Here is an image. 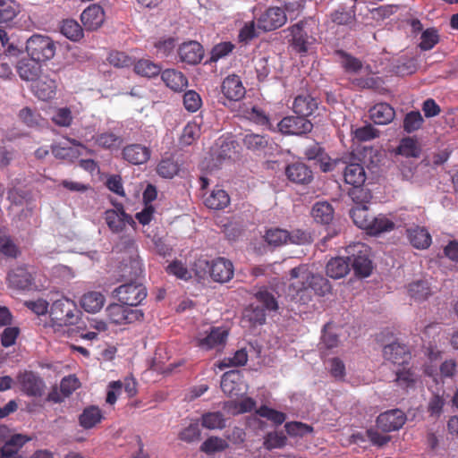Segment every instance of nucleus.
<instances>
[{
    "label": "nucleus",
    "mask_w": 458,
    "mask_h": 458,
    "mask_svg": "<svg viewBox=\"0 0 458 458\" xmlns=\"http://www.w3.org/2000/svg\"><path fill=\"white\" fill-rule=\"evenodd\" d=\"M39 61L30 57L29 59H21L17 64V72L21 80L27 81H36L41 72V65Z\"/></svg>",
    "instance_id": "28"
},
{
    "label": "nucleus",
    "mask_w": 458,
    "mask_h": 458,
    "mask_svg": "<svg viewBox=\"0 0 458 458\" xmlns=\"http://www.w3.org/2000/svg\"><path fill=\"white\" fill-rule=\"evenodd\" d=\"M349 254L348 259L355 274L360 277H367L372 272V261L370 259V248L362 242H355L346 249Z\"/></svg>",
    "instance_id": "2"
},
{
    "label": "nucleus",
    "mask_w": 458,
    "mask_h": 458,
    "mask_svg": "<svg viewBox=\"0 0 458 458\" xmlns=\"http://www.w3.org/2000/svg\"><path fill=\"white\" fill-rule=\"evenodd\" d=\"M183 106L191 113L197 112L202 106L200 96L194 90H188L183 95Z\"/></svg>",
    "instance_id": "64"
},
{
    "label": "nucleus",
    "mask_w": 458,
    "mask_h": 458,
    "mask_svg": "<svg viewBox=\"0 0 458 458\" xmlns=\"http://www.w3.org/2000/svg\"><path fill=\"white\" fill-rule=\"evenodd\" d=\"M290 278L294 280L290 285V290L297 296L300 295V300L303 299L309 290L319 296H325L331 291L329 281L323 276L313 274L305 265L292 268Z\"/></svg>",
    "instance_id": "1"
},
{
    "label": "nucleus",
    "mask_w": 458,
    "mask_h": 458,
    "mask_svg": "<svg viewBox=\"0 0 458 458\" xmlns=\"http://www.w3.org/2000/svg\"><path fill=\"white\" fill-rule=\"evenodd\" d=\"M204 203L210 209L220 210L229 205L230 197L225 191L217 188L211 191L205 199Z\"/></svg>",
    "instance_id": "36"
},
{
    "label": "nucleus",
    "mask_w": 458,
    "mask_h": 458,
    "mask_svg": "<svg viewBox=\"0 0 458 458\" xmlns=\"http://www.w3.org/2000/svg\"><path fill=\"white\" fill-rule=\"evenodd\" d=\"M269 137L255 133H248L244 136L243 145L252 151L265 150L269 145Z\"/></svg>",
    "instance_id": "43"
},
{
    "label": "nucleus",
    "mask_w": 458,
    "mask_h": 458,
    "mask_svg": "<svg viewBox=\"0 0 458 458\" xmlns=\"http://www.w3.org/2000/svg\"><path fill=\"white\" fill-rule=\"evenodd\" d=\"M408 292L410 296L418 301L427 300L428 297L431 294L428 282L422 280L410 284Z\"/></svg>",
    "instance_id": "48"
},
{
    "label": "nucleus",
    "mask_w": 458,
    "mask_h": 458,
    "mask_svg": "<svg viewBox=\"0 0 458 458\" xmlns=\"http://www.w3.org/2000/svg\"><path fill=\"white\" fill-rule=\"evenodd\" d=\"M384 359L392 364L399 367L409 365L411 358L408 347L399 343H392L383 348Z\"/></svg>",
    "instance_id": "15"
},
{
    "label": "nucleus",
    "mask_w": 458,
    "mask_h": 458,
    "mask_svg": "<svg viewBox=\"0 0 458 458\" xmlns=\"http://www.w3.org/2000/svg\"><path fill=\"white\" fill-rule=\"evenodd\" d=\"M305 22L301 21L293 26H291L288 30L290 31L291 38V46L297 53L303 55L306 54L309 50L310 37L306 30H304Z\"/></svg>",
    "instance_id": "19"
},
{
    "label": "nucleus",
    "mask_w": 458,
    "mask_h": 458,
    "mask_svg": "<svg viewBox=\"0 0 458 458\" xmlns=\"http://www.w3.org/2000/svg\"><path fill=\"white\" fill-rule=\"evenodd\" d=\"M209 274L216 282H228L233 276V263L225 258H217L212 260L209 266Z\"/></svg>",
    "instance_id": "20"
},
{
    "label": "nucleus",
    "mask_w": 458,
    "mask_h": 458,
    "mask_svg": "<svg viewBox=\"0 0 458 458\" xmlns=\"http://www.w3.org/2000/svg\"><path fill=\"white\" fill-rule=\"evenodd\" d=\"M21 254L20 247L10 235H0V260L16 259Z\"/></svg>",
    "instance_id": "35"
},
{
    "label": "nucleus",
    "mask_w": 458,
    "mask_h": 458,
    "mask_svg": "<svg viewBox=\"0 0 458 458\" xmlns=\"http://www.w3.org/2000/svg\"><path fill=\"white\" fill-rule=\"evenodd\" d=\"M318 102L309 93H301L295 97L293 103V111L306 118L311 115L318 108Z\"/></svg>",
    "instance_id": "27"
},
{
    "label": "nucleus",
    "mask_w": 458,
    "mask_h": 458,
    "mask_svg": "<svg viewBox=\"0 0 458 458\" xmlns=\"http://www.w3.org/2000/svg\"><path fill=\"white\" fill-rule=\"evenodd\" d=\"M104 218L106 223L114 233H119L123 231L126 224L131 225H135L132 217L128 215L123 208L122 204L116 206V209H107L104 213Z\"/></svg>",
    "instance_id": "12"
},
{
    "label": "nucleus",
    "mask_w": 458,
    "mask_h": 458,
    "mask_svg": "<svg viewBox=\"0 0 458 458\" xmlns=\"http://www.w3.org/2000/svg\"><path fill=\"white\" fill-rule=\"evenodd\" d=\"M285 175L289 181L297 184H309L313 180V172L305 164L295 162L285 167Z\"/></svg>",
    "instance_id": "18"
},
{
    "label": "nucleus",
    "mask_w": 458,
    "mask_h": 458,
    "mask_svg": "<svg viewBox=\"0 0 458 458\" xmlns=\"http://www.w3.org/2000/svg\"><path fill=\"white\" fill-rule=\"evenodd\" d=\"M287 16L280 7H269L258 19L259 29L264 31L275 30L285 24Z\"/></svg>",
    "instance_id": "13"
},
{
    "label": "nucleus",
    "mask_w": 458,
    "mask_h": 458,
    "mask_svg": "<svg viewBox=\"0 0 458 458\" xmlns=\"http://www.w3.org/2000/svg\"><path fill=\"white\" fill-rule=\"evenodd\" d=\"M20 12V4L14 0H0V23L12 21Z\"/></svg>",
    "instance_id": "41"
},
{
    "label": "nucleus",
    "mask_w": 458,
    "mask_h": 458,
    "mask_svg": "<svg viewBox=\"0 0 458 458\" xmlns=\"http://www.w3.org/2000/svg\"><path fill=\"white\" fill-rule=\"evenodd\" d=\"M200 135V127L196 123H189L182 131L181 141L183 145H191Z\"/></svg>",
    "instance_id": "59"
},
{
    "label": "nucleus",
    "mask_w": 458,
    "mask_h": 458,
    "mask_svg": "<svg viewBox=\"0 0 458 458\" xmlns=\"http://www.w3.org/2000/svg\"><path fill=\"white\" fill-rule=\"evenodd\" d=\"M61 33L72 41H78L83 37V30L74 20H65L61 26Z\"/></svg>",
    "instance_id": "50"
},
{
    "label": "nucleus",
    "mask_w": 458,
    "mask_h": 458,
    "mask_svg": "<svg viewBox=\"0 0 458 458\" xmlns=\"http://www.w3.org/2000/svg\"><path fill=\"white\" fill-rule=\"evenodd\" d=\"M407 421L405 412L400 409H392L381 412L376 420L377 429L384 433L400 430Z\"/></svg>",
    "instance_id": "8"
},
{
    "label": "nucleus",
    "mask_w": 458,
    "mask_h": 458,
    "mask_svg": "<svg viewBox=\"0 0 458 458\" xmlns=\"http://www.w3.org/2000/svg\"><path fill=\"white\" fill-rule=\"evenodd\" d=\"M113 294L123 304L132 308L139 305L147 297V290L141 284L129 283L115 288Z\"/></svg>",
    "instance_id": "6"
},
{
    "label": "nucleus",
    "mask_w": 458,
    "mask_h": 458,
    "mask_svg": "<svg viewBox=\"0 0 458 458\" xmlns=\"http://www.w3.org/2000/svg\"><path fill=\"white\" fill-rule=\"evenodd\" d=\"M178 170L177 163L171 157L162 158L157 167V173L164 178H173Z\"/></svg>",
    "instance_id": "55"
},
{
    "label": "nucleus",
    "mask_w": 458,
    "mask_h": 458,
    "mask_svg": "<svg viewBox=\"0 0 458 458\" xmlns=\"http://www.w3.org/2000/svg\"><path fill=\"white\" fill-rule=\"evenodd\" d=\"M344 182L352 187L363 186L366 181L364 167L358 163H349L348 157H344V165L340 168Z\"/></svg>",
    "instance_id": "16"
},
{
    "label": "nucleus",
    "mask_w": 458,
    "mask_h": 458,
    "mask_svg": "<svg viewBox=\"0 0 458 458\" xmlns=\"http://www.w3.org/2000/svg\"><path fill=\"white\" fill-rule=\"evenodd\" d=\"M80 386L81 382L79 378L75 375H69L62 378L60 391L64 397H69Z\"/></svg>",
    "instance_id": "60"
},
{
    "label": "nucleus",
    "mask_w": 458,
    "mask_h": 458,
    "mask_svg": "<svg viewBox=\"0 0 458 458\" xmlns=\"http://www.w3.org/2000/svg\"><path fill=\"white\" fill-rule=\"evenodd\" d=\"M243 319L248 321L250 326H261L266 322L265 310L259 306H250L245 310Z\"/></svg>",
    "instance_id": "52"
},
{
    "label": "nucleus",
    "mask_w": 458,
    "mask_h": 458,
    "mask_svg": "<svg viewBox=\"0 0 458 458\" xmlns=\"http://www.w3.org/2000/svg\"><path fill=\"white\" fill-rule=\"evenodd\" d=\"M395 371V382L402 387H411L417 380V375L408 365L399 366Z\"/></svg>",
    "instance_id": "45"
},
{
    "label": "nucleus",
    "mask_w": 458,
    "mask_h": 458,
    "mask_svg": "<svg viewBox=\"0 0 458 458\" xmlns=\"http://www.w3.org/2000/svg\"><path fill=\"white\" fill-rule=\"evenodd\" d=\"M166 272L182 280H189L191 278V272L181 260H174L167 267Z\"/></svg>",
    "instance_id": "61"
},
{
    "label": "nucleus",
    "mask_w": 458,
    "mask_h": 458,
    "mask_svg": "<svg viewBox=\"0 0 458 458\" xmlns=\"http://www.w3.org/2000/svg\"><path fill=\"white\" fill-rule=\"evenodd\" d=\"M288 237L289 232L287 230H284L278 227L267 229L264 235V239L267 242V244L274 247L287 244Z\"/></svg>",
    "instance_id": "46"
},
{
    "label": "nucleus",
    "mask_w": 458,
    "mask_h": 458,
    "mask_svg": "<svg viewBox=\"0 0 458 458\" xmlns=\"http://www.w3.org/2000/svg\"><path fill=\"white\" fill-rule=\"evenodd\" d=\"M229 447L226 440L218 437H209L200 445V450L207 454L225 451Z\"/></svg>",
    "instance_id": "47"
},
{
    "label": "nucleus",
    "mask_w": 458,
    "mask_h": 458,
    "mask_svg": "<svg viewBox=\"0 0 458 458\" xmlns=\"http://www.w3.org/2000/svg\"><path fill=\"white\" fill-rule=\"evenodd\" d=\"M123 143V139L121 136L116 135L113 131H105L98 134L96 138V144L106 149H112L115 148H119Z\"/></svg>",
    "instance_id": "49"
},
{
    "label": "nucleus",
    "mask_w": 458,
    "mask_h": 458,
    "mask_svg": "<svg viewBox=\"0 0 458 458\" xmlns=\"http://www.w3.org/2000/svg\"><path fill=\"white\" fill-rule=\"evenodd\" d=\"M439 42L437 30L430 28L424 30L420 37V48L423 51L432 49Z\"/></svg>",
    "instance_id": "56"
},
{
    "label": "nucleus",
    "mask_w": 458,
    "mask_h": 458,
    "mask_svg": "<svg viewBox=\"0 0 458 458\" xmlns=\"http://www.w3.org/2000/svg\"><path fill=\"white\" fill-rule=\"evenodd\" d=\"M350 216L358 227L366 232L368 231L371 220L374 218V216L370 215L368 206H354L350 210Z\"/></svg>",
    "instance_id": "38"
},
{
    "label": "nucleus",
    "mask_w": 458,
    "mask_h": 458,
    "mask_svg": "<svg viewBox=\"0 0 458 458\" xmlns=\"http://www.w3.org/2000/svg\"><path fill=\"white\" fill-rule=\"evenodd\" d=\"M394 223L384 215L374 216L369 224L367 233L369 235H378L382 233L391 232L394 229Z\"/></svg>",
    "instance_id": "39"
},
{
    "label": "nucleus",
    "mask_w": 458,
    "mask_h": 458,
    "mask_svg": "<svg viewBox=\"0 0 458 458\" xmlns=\"http://www.w3.org/2000/svg\"><path fill=\"white\" fill-rule=\"evenodd\" d=\"M180 61L188 64H197L204 56L202 46L194 40L182 43L178 48Z\"/></svg>",
    "instance_id": "17"
},
{
    "label": "nucleus",
    "mask_w": 458,
    "mask_h": 458,
    "mask_svg": "<svg viewBox=\"0 0 458 458\" xmlns=\"http://www.w3.org/2000/svg\"><path fill=\"white\" fill-rule=\"evenodd\" d=\"M335 210L327 201H318L311 209L314 220L321 225H329L334 219Z\"/></svg>",
    "instance_id": "32"
},
{
    "label": "nucleus",
    "mask_w": 458,
    "mask_h": 458,
    "mask_svg": "<svg viewBox=\"0 0 458 458\" xmlns=\"http://www.w3.org/2000/svg\"><path fill=\"white\" fill-rule=\"evenodd\" d=\"M228 336V331L221 327H212L205 334H199L196 338V345L202 350L219 349L224 347Z\"/></svg>",
    "instance_id": "9"
},
{
    "label": "nucleus",
    "mask_w": 458,
    "mask_h": 458,
    "mask_svg": "<svg viewBox=\"0 0 458 458\" xmlns=\"http://www.w3.org/2000/svg\"><path fill=\"white\" fill-rule=\"evenodd\" d=\"M201 425L208 429H223L225 427V419L220 411H209L202 414Z\"/></svg>",
    "instance_id": "44"
},
{
    "label": "nucleus",
    "mask_w": 458,
    "mask_h": 458,
    "mask_svg": "<svg viewBox=\"0 0 458 458\" xmlns=\"http://www.w3.org/2000/svg\"><path fill=\"white\" fill-rule=\"evenodd\" d=\"M21 391L29 397L40 398L45 394L46 384L36 372L25 370L17 376Z\"/></svg>",
    "instance_id": "5"
},
{
    "label": "nucleus",
    "mask_w": 458,
    "mask_h": 458,
    "mask_svg": "<svg viewBox=\"0 0 458 458\" xmlns=\"http://www.w3.org/2000/svg\"><path fill=\"white\" fill-rule=\"evenodd\" d=\"M161 79L174 91H182L188 85L185 75L174 69H166L161 73Z\"/></svg>",
    "instance_id": "30"
},
{
    "label": "nucleus",
    "mask_w": 458,
    "mask_h": 458,
    "mask_svg": "<svg viewBox=\"0 0 458 458\" xmlns=\"http://www.w3.org/2000/svg\"><path fill=\"white\" fill-rule=\"evenodd\" d=\"M255 298L258 301L262 303L264 310L269 311H276L278 310V302L275 295L267 289L261 288L255 293Z\"/></svg>",
    "instance_id": "53"
},
{
    "label": "nucleus",
    "mask_w": 458,
    "mask_h": 458,
    "mask_svg": "<svg viewBox=\"0 0 458 458\" xmlns=\"http://www.w3.org/2000/svg\"><path fill=\"white\" fill-rule=\"evenodd\" d=\"M421 153V148L417 139L405 137L401 140L397 147V154L405 157H419Z\"/></svg>",
    "instance_id": "37"
},
{
    "label": "nucleus",
    "mask_w": 458,
    "mask_h": 458,
    "mask_svg": "<svg viewBox=\"0 0 458 458\" xmlns=\"http://www.w3.org/2000/svg\"><path fill=\"white\" fill-rule=\"evenodd\" d=\"M395 115L394 109L387 103H378L369 109V117L376 124L390 123Z\"/></svg>",
    "instance_id": "29"
},
{
    "label": "nucleus",
    "mask_w": 458,
    "mask_h": 458,
    "mask_svg": "<svg viewBox=\"0 0 458 458\" xmlns=\"http://www.w3.org/2000/svg\"><path fill=\"white\" fill-rule=\"evenodd\" d=\"M221 90L225 98L230 101L241 100L246 93L239 76L229 75L222 82Z\"/></svg>",
    "instance_id": "21"
},
{
    "label": "nucleus",
    "mask_w": 458,
    "mask_h": 458,
    "mask_svg": "<svg viewBox=\"0 0 458 458\" xmlns=\"http://www.w3.org/2000/svg\"><path fill=\"white\" fill-rule=\"evenodd\" d=\"M411 245L417 250H427L432 243V237L424 226L413 225L406 229Z\"/></svg>",
    "instance_id": "24"
},
{
    "label": "nucleus",
    "mask_w": 458,
    "mask_h": 458,
    "mask_svg": "<svg viewBox=\"0 0 458 458\" xmlns=\"http://www.w3.org/2000/svg\"><path fill=\"white\" fill-rule=\"evenodd\" d=\"M121 244L126 252L129 253V259L123 265V276L131 278H136L143 273V264L138 254L137 245L135 241L130 237H122Z\"/></svg>",
    "instance_id": "7"
},
{
    "label": "nucleus",
    "mask_w": 458,
    "mask_h": 458,
    "mask_svg": "<svg viewBox=\"0 0 458 458\" xmlns=\"http://www.w3.org/2000/svg\"><path fill=\"white\" fill-rule=\"evenodd\" d=\"M81 21L87 30H96L105 21L104 10L98 4H91L82 12Z\"/></svg>",
    "instance_id": "25"
},
{
    "label": "nucleus",
    "mask_w": 458,
    "mask_h": 458,
    "mask_svg": "<svg viewBox=\"0 0 458 458\" xmlns=\"http://www.w3.org/2000/svg\"><path fill=\"white\" fill-rule=\"evenodd\" d=\"M106 312L110 322L115 325L131 324L141 321L144 318L141 310L125 304L111 303L107 306Z\"/></svg>",
    "instance_id": "4"
},
{
    "label": "nucleus",
    "mask_w": 458,
    "mask_h": 458,
    "mask_svg": "<svg viewBox=\"0 0 458 458\" xmlns=\"http://www.w3.org/2000/svg\"><path fill=\"white\" fill-rule=\"evenodd\" d=\"M319 168L324 173L328 172H340L341 166L344 165V157L332 159L325 154L318 161Z\"/></svg>",
    "instance_id": "62"
},
{
    "label": "nucleus",
    "mask_w": 458,
    "mask_h": 458,
    "mask_svg": "<svg viewBox=\"0 0 458 458\" xmlns=\"http://www.w3.org/2000/svg\"><path fill=\"white\" fill-rule=\"evenodd\" d=\"M6 280L9 287L17 290L30 291L35 286L34 277L26 267H17L10 270Z\"/></svg>",
    "instance_id": "14"
},
{
    "label": "nucleus",
    "mask_w": 458,
    "mask_h": 458,
    "mask_svg": "<svg viewBox=\"0 0 458 458\" xmlns=\"http://www.w3.org/2000/svg\"><path fill=\"white\" fill-rule=\"evenodd\" d=\"M76 305L66 298L56 300L53 302L50 309V317L52 320L60 326L73 324L75 318Z\"/></svg>",
    "instance_id": "10"
},
{
    "label": "nucleus",
    "mask_w": 458,
    "mask_h": 458,
    "mask_svg": "<svg viewBox=\"0 0 458 458\" xmlns=\"http://www.w3.org/2000/svg\"><path fill=\"white\" fill-rule=\"evenodd\" d=\"M329 18L336 25H351L355 21L356 15L353 8L339 6L330 13Z\"/></svg>",
    "instance_id": "40"
},
{
    "label": "nucleus",
    "mask_w": 458,
    "mask_h": 458,
    "mask_svg": "<svg viewBox=\"0 0 458 458\" xmlns=\"http://www.w3.org/2000/svg\"><path fill=\"white\" fill-rule=\"evenodd\" d=\"M30 440L22 434L12 436L0 448V458H22L19 451Z\"/></svg>",
    "instance_id": "26"
},
{
    "label": "nucleus",
    "mask_w": 458,
    "mask_h": 458,
    "mask_svg": "<svg viewBox=\"0 0 458 458\" xmlns=\"http://www.w3.org/2000/svg\"><path fill=\"white\" fill-rule=\"evenodd\" d=\"M55 44L47 36L34 34L26 42V51L30 57L39 62L52 59L55 54Z\"/></svg>",
    "instance_id": "3"
},
{
    "label": "nucleus",
    "mask_w": 458,
    "mask_h": 458,
    "mask_svg": "<svg viewBox=\"0 0 458 458\" xmlns=\"http://www.w3.org/2000/svg\"><path fill=\"white\" fill-rule=\"evenodd\" d=\"M327 275L334 279H339L345 276L350 271V262L348 258H335L330 259L326 267Z\"/></svg>",
    "instance_id": "34"
},
{
    "label": "nucleus",
    "mask_w": 458,
    "mask_h": 458,
    "mask_svg": "<svg viewBox=\"0 0 458 458\" xmlns=\"http://www.w3.org/2000/svg\"><path fill=\"white\" fill-rule=\"evenodd\" d=\"M255 413L267 420H270L276 426L282 425L286 420V414L284 412L276 411L267 405H261L259 408L255 410Z\"/></svg>",
    "instance_id": "51"
},
{
    "label": "nucleus",
    "mask_w": 458,
    "mask_h": 458,
    "mask_svg": "<svg viewBox=\"0 0 458 458\" xmlns=\"http://www.w3.org/2000/svg\"><path fill=\"white\" fill-rule=\"evenodd\" d=\"M134 65V72L140 76L152 78L157 76L161 72V67L148 59H140Z\"/></svg>",
    "instance_id": "42"
},
{
    "label": "nucleus",
    "mask_w": 458,
    "mask_h": 458,
    "mask_svg": "<svg viewBox=\"0 0 458 458\" xmlns=\"http://www.w3.org/2000/svg\"><path fill=\"white\" fill-rule=\"evenodd\" d=\"M122 155L124 160L132 165L145 164L150 158L149 148L142 144H129L123 148Z\"/></svg>",
    "instance_id": "22"
},
{
    "label": "nucleus",
    "mask_w": 458,
    "mask_h": 458,
    "mask_svg": "<svg viewBox=\"0 0 458 458\" xmlns=\"http://www.w3.org/2000/svg\"><path fill=\"white\" fill-rule=\"evenodd\" d=\"M104 420V414L100 408L96 405H89L83 409L79 417L80 425L84 429H90L96 427Z\"/></svg>",
    "instance_id": "31"
},
{
    "label": "nucleus",
    "mask_w": 458,
    "mask_h": 458,
    "mask_svg": "<svg viewBox=\"0 0 458 458\" xmlns=\"http://www.w3.org/2000/svg\"><path fill=\"white\" fill-rule=\"evenodd\" d=\"M106 298L99 292H88L81 299V305L89 313L98 312L104 306Z\"/></svg>",
    "instance_id": "33"
},
{
    "label": "nucleus",
    "mask_w": 458,
    "mask_h": 458,
    "mask_svg": "<svg viewBox=\"0 0 458 458\" xmlns=\"http://www.w3.org/2000/svg\"><path fill=\"white\" fill-rule=\"evenodd\" d=\"M200 428L199 422L191 423L179 433V438L187 443H192L200 439Z\"/></svg>",
    "instance_id": "63"
},
{
    "label": "nucleus",
    "mask_w": 458,
    "mask_h": 458,
    "mask_svg": "<svg viewBox=\"0 0 458 458\" xmlns=\"http://www.w3.org/2000/svg\"><path fill=\"white\" fill-rule=\"evenodd\" d=\"M423 117L419 111H411L407 113L403 119V130L407 133L418 131L423 124Z\"/></svg>",
    "instance_id": "54"
},
{
    "label": "nucleus",
    "mask_w": 458,
    "mask_h": 458,
    "mask_svg": "<svg viewBox=\"0 0 458 458\" xmlns=\"http://www.w3.org/2000/svg\"><path fill=\"white\" fill-rule=\"evenodd\" d=\"M57 83L55 79L43 75L32 84V91L39 99L47 101L55 98Z\"/></svg>",
    "instance_id": "23"
},
{
    "label": "nucleus",
    "mask_w": 458,
    "mask_h": 458,
    "mask_svg": "<svg viewBox=\"0 0 458 458\" xmlns=\"http://www.w3.org/2000/svg\"><path fill=\"white\" fill-rule=\"evenodd\" d=\"M285 431L291 437H303L313 431V428L300 421H291L284 425Z\"/></svg>",
    "instance_id": "58"
},
{
    "label": "nucleus",
    "mask_w": 458,
    "mask_h": 458,
    "mask_svg": "<svg viewBox=\"0 0 458 458\" xmlns=\"http://www.w3.org/2000/svg\"><path fill=\"white\" fill-rule=\"evenodd\" d=\"M278 131L284 135L301 136L311 131L313 124L310 121L301 115H289L284 117L277 123Z\"/></svg>",
    "instance_id": "11"
},
{
    "label": "nucleus",
    "mask_w": 458,
    "mask_h": 458,
    "mask_svg": "<svg viewBox=\"0 0 458 458\" xmlns=\"http://www.w3.org/2000/svg\"><path fill=\"white\" fill-rule=\"evenodd\" d=\"M349 196L355 203V206L361 207L368 206L372 198L369 191L364 189L362 186L353 187L351 191H349Z\"/></svg>",
    "instance_id": "57"
}]
</instances>
